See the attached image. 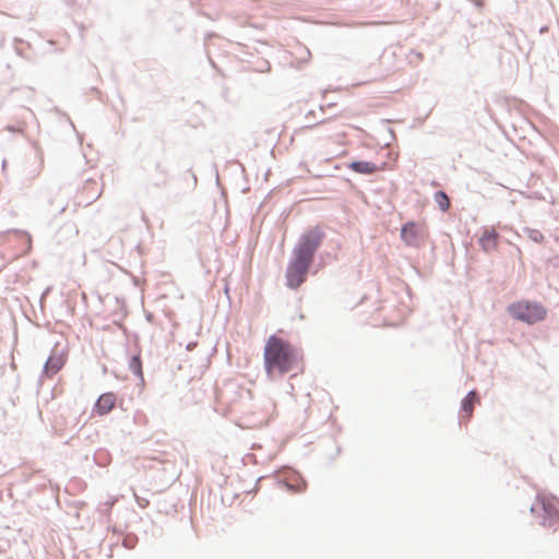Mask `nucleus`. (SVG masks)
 Wrapping results in <instances>:
<instances>
[{"mask_svg": "<svg viewBox=\"0 0 559 559\" xmlns=\"http://www.w3.org/2000/svg\"><path fill=\"white\" fill-rule=\"evenodd\" d=\"M326 229L325 224L318 223L306 227L299 235L285 269L287 288L299 289L310 275L316 276L329 263L338 260L336 252L320 251L328 238Z\"/></svg>", "mask_w": 559, "mask_h": 559, "instance_id": "f257e3e1", "label": "nucleus"}, {"mask_svg": "<svg viewBox=\"0 0 559 559\" xmlns=\"http://www.w3.org/2000/svg\"><path fill=\"white\" fill-rule=\"evenodd\" d=\"M264 369L269 377L285 376L294 371L295 374L304 372V352L290 341L271 335L263 352Z\"/></svg>", "mask_w": 559, "mask_h": 559, "instance_id": "f03ea898", "label": "nucleus"}, {"mask_svg": "<svg viewBox=\"0 0 559 559\" xmlns=\"http://www.w3.org/2000/svg\"><path fill=\"white\" fill-rule=\"evenodd\" d=\"M506 312L514 321L531 326L543 322L547 318L548 309L542 301L522 298L509 304Z\"/></svg>", "mask_w": 559, "mask_h": 559, "instance_id": "7ed1b4c3", "label": "nucleus"}, {"mask_svg": "<svg viewBox=\"0 0 559 559\" xmlns=\"http://www.w3.org/2000/svg\"><path fill=\"white\" fill-rule=\"evenodd\" d=\"M530 512L538 521L539 525L557 530L559 508L554 499H547L542 493H537L530 507Z\"/></svg>", "mask_w": 559, "mask_h": 559, "instance_id": "20e7f679", "label": "nucleus"}, {"mask_svg": "<svg viewBox=\"0 0 559 559\" xmlns=\"http://www.w3.org/2000/svg\"><path fill=\"white\" fill-rule=\"evenodd\" d=\"M426 237L425 227L414 219L406 221L400 228V238L406 247L420 248Z\"/></svg>", "mask_w": 559, "mask_h": 559, "instance_id": "39448f33", "label": "nucleus"}, {"mask_svg": "<svg viewBox=\"0 0 559 559\" xmlns=\"http://www.w3.org/2000/svg\"><path fill=\"white\" fill-rule=\"evenodd\" d=\"M133 345L126 344V353L128 355V367L135 378L144 382L143 377V365L141 357L140 336L138 333H133Z\"/></svg>", "mask_w": 559, "mask_h": 559, "instance_id": "423d86ee", "label": "nucleus"}, {"mask_svg": "<svg viewBox=\"0 0 559 559\" xmlns=\"http://www.w3.org/2000/svg\"><path fill=\"white\" fill-rule=\"evenodd\" d=\"M274 484L289 492H302L307 487V481L301 474L295 469L289 471L285 476L273 477Z\"/></svg>", "mask_w": 559, "mask_h": 559, "instance_id": "0eeeda50", "label": "nucleus"}, {"mask_svg": "<svg viewBox=\"0 0 559 559\" xmlns=\"http://www.w3.org/2000/svg\"><path fill=\"white\" fill-rule=\"evenodd\" d=\"M477 242L484 253L490 254L498 249L500 235L493 227L483 226Z\"/></svg>", "mask_w": 559, "mask_h": 559, "instance_id": "6e6552de", "label": "nucleus"}, {"mask_svg": "<svg viewBox=\"0 0 559 559\" xmlns=\"http://www.w3.org/2000/svg\"><path fill=\"white\" fill-rule=\"evenodd\" d=\"M67 362V352L64 349L57 352L55 348L51 350L46 362L44 364L41 374L51 378L55 376Z\"/></svg>", "mask_w": 559, "mask_h": 559, "instance_id": "1a4fd4ad", "label": "nucleus"}, {"mask_svg": "<svg viewBox=\"0 0 559 559\" xmlns=\"http://www.w3.org/2000/svg\"><path fill=\"white\" fill-rule=\"evenodd\" d=\"M117 402V396L114 392H105L98 396L94 406L93 414L98 416H105L110 413V411L115 407Z\"/></svg>", "mask_w": 559, "mask_h": 559, "instance_id": "9d476101", "label": "nucleus"}, {"mask_svg": "<svg viewBox=\"0 0 559 559\" xmlns=\"http://www.w3.org/2000/svg\"><path fill=\"white\" fill-rule=\"evenodd\" d=\"M384 166L385 163H382L381 166H379L376 163L366 159H353L347 164L348 169L356 174L365 176L373 175L380 168H384Z\"/></svg>", "mask_w": 559, "mask_h": 559, "instance_id": "9b49d317", "label": "nucleus"}, {"mask_svg": "<svg viewBox=\"0 0 559 559\" xmlns=\"http://www.w3.org/2000/svg\"><path fill=\"white\" fill-rule=\"evenodd\" d=\"M476 391L473 389L466 393L460 403V419L459 424L462 425L464 420H468L474 411V396Z\"/></svg>", "mask_w": 559, "mask_h": 559, "instance_id": "f8f14e48", "label": "nucleus"}, {"mask_svg": "<svg viewBox=\"0 0 559 559\" xmlns=\"http://www.w3.org/2000/svg\"><path fill=\"white\" fill-rule=\"evenodd\" d=\"M155 170H156V174L154 176H152L148 185L152 187H155V188L166 187L167 180H168L167 170L162 166V164L159 162L155 163Z\"/></svg>", "mask_w": 559, "mask_h": 559, "instance_id": "ddd939ff", "label": "nucleus"}, {"mask_svg": "<svg viewBox=\"0 0 559 559\" xmlns=\"http://www.w3.org/2000/svg\"><path fill=\"white\" fill-rule=\"evenodd\" d=\"M93 462L99 467H107L111 463V454L105 448H98L92 455Z\"/></svg>", "mask_w": 559, "mask_h": 559, "instance_id": "4468645a", "label": "nucleus"}, {"mask_svg": "<svg viewBox=\"0 0 559 559\" xmlns=\"http://www.w3.org/2000/svg\"><path fill=\"white\" fill-rule=\"evenodd\" d=\"M433 200L437 203V205L441 212L449 211L451 203H450V199L444 190L435 191Z\"/></svg>", "mask_w": 559, "mask_h": 559, "instance_id": "2eb2a0df", "label": "nucleus"}, {"mask_svg": "<svg viewBox=\"0 0 559 559\" xmlns=\"http://www.w3.org/2000/svg\"><path fill=\"white\" fill-rule=\"evenodd\" d=\"M121 543L122 547L132 550L139 543V537L133 533H127L122 537H118L116 544Z\"/></svg>", "mask_w": 559, "mask_h": 559, "instance_id": "dca6fc26", "label": "nucleus"}, {"mask_svg": "<svg viewBox=\"0 0 559 559\" xmlns=\"http://www.w3.org/2000/svg\"><path fill=\"white\" fill-rule=\"evenodd\" d=\"M116 300H117V302H121V307L112 312V316L115 317V319L112 320V323L116 326H120V323H123L122 321L128 316V310L126 308L123 298L120 299L119 297H116Z\"/></svg>", "mask_w": 559, "mask_h": 559, "instance_id": "f3484780", "label": "nucleus"}, {"mask_svg": "<svg viewBox=\"0 0 559 559\" xmlns=\"http://www.w3.org/2000/svg\"><path fill=\"white\" fill-rule=\"evenodd\" d=\"M525 231L527 234V237L535 243H542L545 239L543 233L538 229L526 227Z\"/></svg>", "mask_w": 559, "mask_h": 559, "instance_id": "a211bd4d", "label": "nucleus"}, {"mask_svg": "<svg viewBox=\"0 0 559 559\" xmlns=\"http://www.w3.org/2000/svg\"><path fill=\"white\" fill-rule=\"evenodd\" d=\"M5 130L11 133H24L25 121L22 124L21 123H16V124L10 123L5 127Z\"/></svg>", "mask_w": 559, "mask_h": 559, "instance_id": "6ab92c4d", "label": "nucleus"}, {"mask_svg": "<svg viewBox=\"0 0 559 559\" xmlns=\"http://www.w3.org/2000/svg\"><path fill=\"white\" fill-rule=\"evenodd\" d=\"M118 329L123 333V335L127 337L128 341H131L130 345H133L132 334L134 332H131L123 323H120V326H118Z\"/></svg>", "mask_w": 559, "mask_h": 559, "instance_id": "aec40b11", "label": "nucleus"}, {"mask_svg": "<svg viewBox=\"0 0 559 559\" xmlns=\"http://www.w3.org/2000/svg\"><path fill=\"white\" fill-rule=\"evenodd\" d=\"M267 476H260L257 480H255V484H254V487L252 488V492L255 493L259 491V488H260V483L263 480V479H266Z\"/></svg>", "mask_w": 559, "mask_h": 559, "instance_id": "412c9836", "label": "nucleus"}, {"mask_svg": "<svg viewBox=\"0 0 559 559\" xmlns=\"http://www.w3.org/2000/svg\"><path fill=\"white\" fill-rule=\"evenodd\" d=\"M405 290H406V294H407L409 300L413 301V299L415 298V295H414L412 288L407 284H405Z\"/></svg>", "mask_w": 559, "mask_h": 559, "instance_id": "4be33fe9", "label": "nucleus"}, {"mask_svg": "<svg viewBox=\"0 0 559 559\" xmlns=\"http://www.w3.org/2000/svg\"><path fill=\"white\" fill-rule=\"evenodd\" d=\"M188 173L191 175V178H192V180H193V185H192V186H193V188H195V187H197V185H198V177H197V175L192 171V169H191V168H189V169H188Z\"/></svg>", "mask_w": 559, "mask_h": 559, "instance_id": "5701e85b", "label": "nucleus"}, {"mask_svg": "<svg viewBox=\"0 0 559 559\" xmlns=\"http://www.w3.org/2000/svg\"><path fill=\"white\" fill-rule=\"evenodd\" d=\"M198 345V342L197 341H192V342H189L186 346L187 350H193Z\"/></svg>", "mask_w": 559, "mask_h": 559, "instance_id": "b1692460", "label": "nucleus"}, {"mask_svg": "<svg viewBox=\"0 0 559 559\" xmlns=\"http://www.w3.org/2000/svg\"><path fill=\"white\" fill-rule=\"evenodd\" d=\"M68 121H69L70 126L72 127V129L75 131V133H76V135H78V139H79L80 141H82V134H80V133L76 131L74 123L72 122V120H71L69 117H68Z\"/></svg>", "mask_w": 559, "mask_h": 559, "instance_id": "393cba45", "label": "nucleus"}, {"mask_svg": "<svg viewBox=\"0 0 559 559\" xmlns=\"http://www.w3.org/2000/svg\"><path fill=\"white\" fill-rule=\"evenodd\" d=\"M23 236H24L25 240L27 241V245L31 247L32 236L29 235V233L24 230Z\"/></svg>", "mask_w": 559, "mask_h": 559, "instance_id": "a878e982", "label": "nucleus"}, {"mask_svg": "<svg viewBox=\"0 0 559 559\" xmlns=\"http://www.w3.org/2000/svg\"><path fill=\"white\" fill-rule=\"evenodd\" d=\"M224 293H225V295L227 296L228 301L230 302V301H231V298H230V295H229V287H228V284H225V286H224Z\"/></svg>", "mask_w": 559, "mask_h": 559, "instance_id": "bb28decb", "label": "nucleus"}, {"mask_svg": "<svg viewBox=\"0 0 559 559\" xmlns=\"http://www.w3.org/2000/svg\"><path fill=\"white\" fill-rule=\"evenodd\" d=\"M328 121V119H321L320 121H318L317 123H313L311 126H308L309 128H313V127H317L318 124H322V123H325Z\"/></svg>", "mask_w": 559, "mask_h": 559, "instance_id": "cd10ccee", "label": "nucleus"}, {"mask_svg": "<svg viewBox=\"0 0 559 559\" xmlns=\"http://www.w3.org/2000/svg\"><path fill=\"white\" fill-rule=\"evenodd\" d=\"M546 32H548V26H547V25H544V26H542V27L539 28V33H540V34H544V33H546Z\"/></svg>", "mask_w": 559, "mask_h": 559, "instance_id": "c85d7f7f", "label": "nucleus"}, {"mask_svg": "<svg viewBox=\"0 0 559 559\" xmlns=\"http://www.w3.org/2000/svg\"><path fill=\"white\" fill-rule=\"evenodd\" d=\"M7 166H8V162H7L5 159H3V160H2V164H1L2 171H5Z\"/></svg>", "mask_w": 559, "mask_h": 559, "instance_id": "c756f323", "label": "nucleus"}, {"mask_svg": "<svg viewBox=\"0 0 559 559\" xmlns=\"http://www.w3.org/2000/svg\"><path fill=\"white\" fill-rule=\"evenodd\" d=\"M25 111H26V112H27L32 118H35L34 112H33L31 109L26 108V109H25Z\"/></svg>", "mask_w": 559, "mask_h": 559, "instance_id": "7c9ffc66", "label": "nucleus"}, {"mask_svg": "<svg viewBox=\"0 0 559 559\" xmlns=\"http://www.w3.org/2000/svg\"><path fill=\"white\" fill-rule=\"evenodd\" d=\"M335 106H336V104H335V103H330V104H328L325 107L331 108V107H335Z\"/></svg>", "mask_w": 559, "mask_h": 559, "instance_id": "2f4dec72", "label": "nucleus"}, {"mask_svg": "<svg viewBox=\"0 0 559 559\" xmlns=\"http://www.w3.org/2000/svg\"><path fill=\"white\" fill-rule=\"evenodd\" d=\"M340 453H341V447H340V445H337V447H336V455H338Z\"/></svg>", "mask_w": 559, "mask_h": 559, "instance_id": "473e14b6", "label": "nucleus"}, {"mask_svg": "<svg viewBox=\"0 0 559 559\" xmlns=\"http://www.w3.org/2000/svg\"><path fill=\"white\" fill-rule=\"evenodd\" d=\"M2 43H3V36H2V34L0 33V46H2Z\"/></svg>", "mask_w": 559, "mask_h": 559, "instance_id": "72a5a7b5", "label": "nucleus"}, {"mask_svg": "<svg viewBox=\"0 0 559 559\" xmlns=\"http://www.w3.org/2000/svg\"><path fill=\"white\" fill-rule=\"evenodd\" d=\"M49 292V287L45 289V292L41 295V298Z\"/></svg>", "mask_w": 559, "mask_h": 559, "instance_id": "f704fd0d", "label": "nucleus"}, {"mask_svg": "<svg viewBox=\"0 0 559 559\" xmlns=\"http://www.w3.org/2000/svg\"><path fill=\"white\" fill-rule=\"evenodd\" d=\"M305 50H306V53H307V56H308V58H309V57H310V51H309V49H308V48H305Z\"/></svg>", "mask_w": 559, "mask_h": 559, "instance_id": "c9c22d12", "label": "nucleus"}, {"mask_svg": "<svg viewBox=\"0 0 559 559\" xmlns=\"http://www.w3.org/2000/svg\"><path fill=\"white\" fill-rule=\"evenodd\" d=\"M215 173H216V180H217L218 179V169L216 166H215Z\"/></svg>", "mask_w": 559, "mask_h": 559, "instance_id": "e433bc0d", "label": "nucleus"}, {"mask_svg": "<svg viewBox=\"0 0 559 559\" xmlns=\"http://www.w3.org/2000/svg\"><path fill=\"white\" fill-rule=\"evenodd\" d=\"M151 317H152V313H147V314H146V320H148V321H150Z\"/></svg>", "mask_w": 559, "mask_h": 559, "instance_id": "4c0bfd02", "label": "nucleus"}, {"mask_svg": "<svg viewBox=\"0 0 559 559\" xmlns=\"http://www.w3.org/2000/svg\"><path fill=\"white\" fill-rule=\"evenodd\" d=\"M64 209H66L64 206H61L59 212L62 213L64 211Z\"/></svg>", "mask_w": 559, "mask_h": 559, "instance_id": "58836bf2", "label": "nucleus"}, {"mask_svg": "<svg viewBox=\"0 0 559 559\" xmlns=\"http://www.w3.org/2000/svg\"><path fill=\"white\" fill-rule=\"evenodd\" d=\"M16 53L17 55H22L21 50L19 48H16Z\"/></svg>", "mask_w": 559, "mask_h": 559, "instance_id": "ea45409f", "label": "nucleus"}, {"mask_svg": "<svg viewBox=\"0 0 559 559\" xmlns=\"http://www.w3.org/2000/svg\"><path fill=\"white\" fill-rule=\"evenodd\" d=\"M93 91L96 92V93H100L99 90L96 88V87H94Z\"/></svg>", "mask_w": 559, "mask_h": 559, "instance_id": "a19ab883", "label": "nucleus"}, {"mask_svg": "<svg viewBox=\"0 0 559 559\" xmlns=\"http://www.w3.org/2000/svg\"><path fill=\"white\" fill-rule=\"evenodd\" d=\"M310 115H314V112L313 111H308L307 117L310 116Z\"/></svg>", "mask_w": 559, "mask_h": 559, "instance_id": "79ce46f5", "label": "nucleus"}]
</instances>
